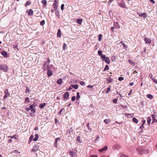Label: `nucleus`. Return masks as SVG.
I'll list each match as a JSON object with an SVG mask.
<instances>
[{
	"label": "nucleus",
	"instance_id": "nucleus-38",
	"mask_svg": "<svg viewBox=\"0 0 157 157\" xmlns=\"http://www.w3.org/2000/svg\"><path fill=\"white\" fill-rule=\"evenodd\" d=\"M102 36V35L101 34L99 35L98 40L99 41H101V40Z\"/></svg>",
	"mask_w": 157,
	"mask_h": 157
},
{
	"label": "nucleus",
	"instance_id": "nucleus-18",
	"mask_svg": "<svg viewBox=\"0 0 157 157\" xmlns=\"http://www.w3.org/2000/svg\"><path fill=\"white\" fill-rule=\"evenodd\" d=\"M70 155L72 157H76L77 155L75 152L71 151Z\"/></svg>",
	"mask_w": 157,
	"mask_h": 157
},
{
	"label": "nucleus",
	"instance_id": "nucleus-43",
	"mask_svg": "<svg viewBox=\"0 0 157 157\" xmlns=\"http://www.w3.org/2000/svg\"><path fill=\"white\" fill-rule=\"evenodd\" d=\"M69 133H73V129L72 128H71L69 129Z\"/></svg>",
	"mask_w": 157,
	"mask_h": 157
},
{
	"label": "nucleus",
	"instance_id": "nucleus-49",
	"mask_svg": "<svg viewBox=\"0 0 157 157\" xmlns=\"http://www.w3.org/2000/svg\"><path fill=\"white\" fill-rule=\"evenodd\" d=\"M64 109H61V110L59 112V114L60 115H62L63 114V113L62 114V113L63 111V110Z\"/></svg>",
	"mask_w": 157,
	"mask_h": 157
},
{
	"label": "nucleus",
	"instance_id": "nucleus-47",
	"mask_svg": "<svg viewBox=\"0 0 157 157\" xmlns=\"http://www.w3.org/2000/svg\"><path fill=\"white\" fill-rule=\"evenodd\" d=\"M80 84L81 85L84 86H85V83L83 81H81L80 82Z\"/></svg>",
	"mask_w": 157,
	"mask_h": 157
},
{
	"label": "nucleus",
	"instance_id": "nucleus-36",
	"mask_svg": "<svg viewBox=\"0 0 157 157\" xmlns=\"http://www.w3.org/2000/svg\"><path fill=\"white\" fill-rule=\"evenodd\" d=\"M152 117L153 120V121H155V120L156 118L154 114H152Z\"/></svg>",
	"mask_w": 157,
	"mask_h": 157
},
{
	"label": "nucleus",
	"instance_id": "nucleus-25",
	"mask_svg": "<svg viewBox=\"0 0 157 157\" xmlns=\"http://www.w3.org/2000/svg\"><path fill=\"white\" fill-rule=\"evenodd\" d=\"M55 13L56 15L58 17V18H60V16L59 11L58 10H55Z\"/></svg>",
	"mask_w": 157,
	"mask_h": 157
},
{
	"label": "nucleus",
	"instance_id": "nucleus-12",
	"mask_svg": "<svg viewBox=\"0 0 157 157\" xmlns=\"http://www.w3.org/2000/svg\"><path fill=\"white\" fill-rule=\"evenodd\" d=\"M47 75L49 77L51 76L52 75V70H48L47 72Z\"/></svg>",
	"mask_w": 157,
	"mask_h": 157
},
{
	"label": "nucleus",
	"instance_id": "nucleus-61",
	"mask_svg": "<svg viewBox=\"0 0 157 157\" xmlns=\"http://www.w3.org/2000/svg\"><path fill=\"white\" fill-rule=\"evenodd\" d=\"M133 85V82H130L129 84V86H132Z\"/></svg>",
	"mask_w": 157,
	"mask_h": 157
},
{
	"label": "nucleus",
	"instance_id": "nucleus-7",
	"mask_svg": "<svg viewBox=\"0 0 157 157\" xmlns=\"http://www.w3.org/2000/svg\"><path fill=\"white\" fill-rule=\"evenodd\" d=\"M60 140V139L59 137H58L55 139L54 145L56 147H57L58 146L57 142L58 141H59Z\"/></svg>",
	"mask_w": 157,
	"mask_h": 157
},
{
	"label": "nucleus",
	"instance_id": "nucleus-40",
	"mask_svg": "<svg viewBox=\"0 0 157 157\" xmlns=\"http://www.w3.org/2000/svg\"><path fill=\"white\" fill-rule=\"evenodd\" d=\"M108 82H107V83H110L113 82V79L110 78L108 80Z\"/></svg>",
	"mask_w": 157,
	"mask_h": 157
},
{
	"label": "nucleus",
	"instance_id": "nucleus-3",
	"mask_svg": "<svg viewBox=\"0 0 157 157\" xmlns=\"http://www.w3.org/2000/svg\"><path fill=\"white\" fill-rule=\"evenodd\" d=\"M53 7L55 10H57L58 5L57 1L55 0L53 4Z\"/></svg>",
	"mask_w": 157,
	"mask_h": 157
},
{
	"label": "nucleus",
	"instance_id": "nucleus-51",
	"mask_svg": "<svg viewBox=\"0 0 157 157\" xmlns=\"http://www.w3.org/2000/svg\"><path fill=\"white\" fill-rule=\"evenodd\" d=\"M122 45H123V46L124 47V48L126 50V48H127V46L126 45V44L124 43H123V44H122Z\"/></svg>",
	"mask_w": 157,
	"mask_h": 157
},
{
	"label": "nucleus",
	"instance_id": "nucleus-60",
	"mask_svg": "<svg viewBox=\"0 0 157 157\" xmlns=\"http://www.w3.org/2000/svg\"><path fill=\"white\" fill-rule=\"evenodd\" d=\"M117 101V99H114L113 100V102L114 103H116Z\"/></svg>",
	"mask_w": 157,
	"mask_h": 157
},
{
	"label": "nucleus",
	"instance_id": "nucleus-4",
	"mask_svg": "<svg viewBox=\"0 0 157 157\" xmlns=\"http://www.w3.org/2000/svg\"><path fill=\"white\" fill-rule=\"evenodd\" d=\"M118 5L121 7L122 8L125 7V2L124 1H122L121 2L118 3Z\"/></svg>",
	"mask_w": 157,
	"mask_h": 157
},
{
	"label": "nucleus",
	"instance_id": "nucleus-58",
	"mask_svg": "<svg viewBox=\"0 0 157 157\" xmlns=\"http://www.w3.org/2000/svg\"><path fill=\"white\" fill-rule=\"evenodd\" d=\"M152 80L153 81L155 82V83H156L157 84V80L154 78L153 79V80Z\"/></svg>",
	"mask_w": 157,
	"mask_h": 157
},
{
	"label": "nucleus",
	"instance_id": "nucleus-16",
	"mask_svg": "<svg viewBox=\"0 0 157 157\" xmlns=\"http://www.w3.org/2000/svg\"><path fill=\"white\" fill-rule=\"evenodd\" d=\"M57 36L58 37H60L61 36V31L59 29H58V32L57 33Z\"/></svg>",
	"mask_w": 157,
	"mask_h": 157
},
{
	"label": "nucleus",
	"instance_id": "nucleus-14",
	"mask_svg": "<svg viewBox=\"0 0 157 157\" xmlns=\"http://www.w3.org/2000/svg\"><path fill=\"white\" fill-rule=\"evenodd\" d=\"M107 148H108L107 146H105V147H104L100 149L99 150V151L100 152H102V151H105L107 150Z\"/></svg>",
	"mask_w": 157,
	"mask_h": 157
},
{
	"label": "nucleus",
	"instance_id": "nucleus-39",
	"mask_svg": "<svg viewBox=\"0 0 157 157\" xmlns=\"http://www.w3.org/2000/svg\"><path fill=\"white\" fill-rule=\"evenodd\" d=\"M104 122L105 123L107 124L109 122V120L108 119H105L104 120Z\"/></svg>",
	"mask_w": 157,
	"mask_h": 157
},
{
	"label": "nucleus",
	"instance_id": "nucleus-55",
	"mask_svg": "<svg viewBox=\"0 0 157 157\" xmlns=\"http://www.w3.org/2000/svg\"><path fill=\"white\" fill-rule=\"evenodd\" d=\"M26 5H29L31 4V2L29 1H28L26 2Z\"/></svg>",
	"mask_w": 157,
	"mask_h": 157
},
{
	"label": "nucleus",
	"instance_id": "nucleus-2",
	"mask_svg": "<svg viewBox=\"0 0 157 157\" xmlns=\"http://www.w3.org/2000/svg\"><path fill=\"white\" fill-rule=\"evenodd\" d=\"M4 93L5 94V95L3 97L4 100L6 99L10 95V94L9 93L8 90H5L4 91Z\"/></svg>",
	"mask_w": 157,
	"mask_h": 157
},
{
	"label": "nucleus",
	"instance_id": "nucleus-57",
	"mask_svg": "<svg viewBox=\"0 0 157 157\" xmlns=\"http://www.w3.org/2000/svg\"><path fill=\"white\" fill-rule=\"evenodd\" d=\"M29 91V89L28 87H26V89L25 91V93H26L28 92Z\"/></svg>",
	"mask_w": 157,
	"mask_h": 157
},
{
	"label": "nucleus",
	"instance_id": "nucleus-62",
	"mask_svg": "<svg viewBox=\"0 0 157 157\" xmlns=\"http://www.w3.org/2000/svg\"><path fill=\"white\" fill-rule=\"evenodd\" d=\"M149 1L153 4L155 3V2L154 0H149Z\"/></svg>",
	"mask_w": 157,
	"mask_h": 157
},
{
	"label": "nucleus",
	"instance_id": "nucleus-45",
	"mask_svg": "<svg viewBox=\"0 0 157 157\" xmlns=\"http://www.w3.org/2000/svg\"><path fill=\"white\" fill-rule=\"evenodd\" d=\"M76 98V97L75 96H73L71 98V100L72 101H75Z\"/></svg>",
	"mask_w": 157,
	"mask_h": 157
},
{
	"label": "nucleus",
	"instance_id": "nucleus-63",
	"mask_svg": "<svg viewBox=\"0 0 157 157\" xmlns=\"http://www.w3.org/2000/svg\"><path fill=\"white\" fill-rule=\"evenodd\" d=\"M8 141L9 143H11L12 142V140L11 139H9Z\"/></svg>",
	"mask_w": 157,
	"mask_h": 157
},
{
	"label": "nucleus",
	"instance_id": "nucleus-26",
	"mask_svg": "<svg viewBox=\"0 0 157 157\" xmlns=\"http://www.w3.org/2000/svg\"><path fill=\"white\" fill-rule=\"evenodd\" d=\"M62 82V80L61 78L58 79L57 81V83L59 84H61Z\"/></svg>",
	"mask_w": 157,
	"mask_h": 157
},
{
	"label": "nucleus",
	"instance_id": "nucleus-54",
	"mask_svg": "<svg viewBox=\"0 0 157 157\" xmlns=\"http://www.w3.org/2000/svg\"><path fill=\"white\" fill-rule=\"evenodd\" d=\"M64 4H62L61 5V8L62 10H63L64 9Z\"/></svg>",
	"mask_w": 157,
	"mask_h": 157
},
{
	"label": "nucleus",
	"instance_id": "nucleus-13",
	"mask_svg": "<svg viewBox=\"0 0 157 157\" xmlns=\"http://www.w3.org/2000/svg\"><path fill=\"white\" fill-rule=\"evenodd\" d=\"M69 96L68 93V92H66L64 94L63 98L64 99H67Z\"/></svg>",
	"mask_w": 157,
	"mask_h": 157
},
{
	"label": "nucleus",
	"instance_id": "nucleus-29",
	"mask_svg": "<svg viewBox=\"0 0 157 157\" xmlns=\"http://www.w3.org/2000/svg\"><path fill=\"white\" fill-rule=\"evenodd\" d=\"M34 137L33 135H31L29 140V143H30Z\"/></svg>",
	"mask_w": 157,
	"mask_h": 157
},
{
	"label": "nucleus",
	"instance_id": "nucleus-37",
	"mask_svg": "<svg viewBox=\"0 0 157 157\" xmlns=\"http://www.w3.org/2000/svg\"><path fill=\"white\" fill-rule=\"evenodd\" d=\"M109 69V66L108 65H106L105 67L104 71H105L107 70H108Z\"/></svg>",
	"mask_w": 157,
	"mask_h": 157
},
{
	"label": "nucleus",
	"instance_id": "nucleus-35",
	"mask_svg": "<svg viewBox=\"0 0 157 157\" xmlns=\"http://www.w3.org/2000/svg\"><path fill=\"white\" fill-rule=\"evenodd\" d=\"M37 103L36 102H34L33 103V105H30V106H33V107L35 108V107L37 106Z\"/></svg>",
	"mask_w": 157,
	"mask_h": 157
},
{
	"label": "nucleus",
	"instance_id": "nucleus-19",
	"mask_svg": "<svg viewBox=\"0 0 157 157\" xmlns=\"http://www.w3.org/2000/svg\"><path fill=\"white\" fill-rule=\"evenodd\" d=\"M151 121V118L150 117H148L147 118V124L148 126H149L150 123Z\"/></svg>",
	"mask_w": 157,
	"mask_h": 157
},
{
	"label": "nucleus",
	"instance_id": "nucleus-59",
	"mask_svg": "<svg viewBox=\"0 0 157 157\" xmlns=\"http://www.w3.org/2000/svg\"><path fill=\"white\" fill-rule=\"evenodd\" d=\"M76 103L79 104V99H76Z\"/></svg>",
	"mask_w": 157,
	"mask_h": 157
},
{
	"label": "nucleus",
	"instance_id": "nucleus-34",
	"mask_svg": "<svg viewBox=\"0 0 157 157\" xmlns=\"http://www.w3.org/2000/svg\"><path fill=\"white\" fill-rule=\"evenodd\" d=\"M111 86H110L109 87H108L107 89V90L106 91V92L107 94H108L110 91L111 88H110Z\"/></svg>",
	"mask_w": 157,
	"mask_h": 157
},
{
	"label": "nucleus",
	"instance_id": "nucleus-15",
	"mask_svg": "<svg viewBox=\"0 0 157 157\" xmlns=\"http://www.w3.org/2000/svg\"><path fill=\"white\" fill-rule=\"evenodd\" d=\"M2 54L5 57H6L7 56V52L5 51H2Z\"/></svg>",
	"mask_w": 157,
	"mask_h": 157
},
{
	"label": "nucleus",
	"instance_id": "nucleus-22",
	"mask_svg": "<svg viewBox=\"0 0 157 157\" xmlns=\"http://www.w3.org/2000/svg\"><path fill=\"white\" fill-rule=\"evenodd\" d=\"M82 21V20L80 19H77L76 21L77 22L79 25H81Z\"/></svg>",
	"mask_w": 157,
	"mask_h": 157
},
{
	"label": "nucleus",
	"instance_id": "nucleus-42",
	"mask_svg": "<svg viewBox=\"0 0 157 157\" xmlns=\"http://www.w3.org/2000/svg\"><path fill=\"white\" fill-rule=\"evenodd\" d=\"M149 77L150 78L152 79V80H153L154 78L153 77V75L152 74L150 73L149 75Z\"/></svg>",
	"mask_w": 157,
	"mask_h": 157
},
{
	"label": "nucleus",
	"instance_id": "nucleus-28",
	"mask_svg": "<svg viewBox=\"0 0 157 157\" xmlns=\"http://www.w3.org/2000/svg\"><path fill=\"white\" fill-rule=\"evenodd\" d=\"M132 121L135 123H137L138 122V120L135 117H133L132 119Z\"/></svg>",
	"mask_w": 157,
	"mask_h": 157
},
{
	"label": "nucleus",
	"instance_id": "nucleus-6",
	"mask_svg": "<svg viewBox=\"0 0 157 157\" xmlns=\"http://www.w3.org/2000/svg\"><path fill=\"white\" fill-rule=\"evenodd\" d=\"M39 149V146L38 145H36L34 146L32 149V151H36L38 150Z\"/></svg>",
	"mask_w": 157,
	"mask_h": 157
},
{
	"label": "nucleus",
	"instance_id": "nucleus-21",
	"mask_svg": "<svg viewBox=\"0 0 157 157\" xmlns=\"http://www.w3.org/2000/svg\"><path fill=\"white\" fill-rule=\"evenodd\" d=\"M39 138V136L38 134H36L35 135V137L33 139V140L34 141H36L38 140V138Z\"/></svg>",
	"mask_w": 157,
	"mask_h": 157
},
{
	"label": "nucleus",
	"instance_id": "nucleus-48",
	"mask_svg": "<svg viewBox=\"0 0 157 157\" xmlns=\"http://www.w3.org/2000/svg\"><path fill=\"white\" fill-rule=\"evenodd\" d=\"M25 109L28 112L29 111V110H30V106L29 107H26L25 108Z\"/></svg>",
	"mask_w": 157,
	"mask_h": 157
},
{
	"label": "nucleus",
	"instance_id": "nucleus-10",
	"mask_svg": "<svg viewBox=\"0 0 157 157\" xmlns=\"http://www.w3.org/2000/svg\"><path fill=\"white\" fill-rule=\"evenodd\" d=\"M35 108L33 107L32 106H30V109L31 111L33 113H35L36 112V109H34Z\"/></svg>",
	"mask_w": 157,
	"mask_h": 157
},
{
	"label": "nucleus",
	"instance_id": "nucleus-20",
	"mask_svg": "<svg viewBox=\"0 0 157 157\" xmlns=\"http://www.w3.org/2000/svg\"><path fill=\"white\" fill-rule=\"evenodd\" d=\"M11 137V138H15L16 140H18V136L16 135H14L12 136H9V137Z\"/></svg>",
	"mask_w": 157,
	"mask_h": 157
},
{
	"label": "nucleus",
	"instance_id": "nucleus-11",
	"mask_svg": "<svg viewBox=\"0 0 157 157\" xmlns=\"http://www.w3.org/2000/svg\"><path fill=\"white\" fill-rule=\"evenodd\" d=\"M139 15L140 17H144L145 18H146L147 16V15L145 13H142L140 14Z\"/></svg>",
	"mask_w": 157,
	"mask_h": 157
},
{
	"label": "nucleus",
	"instance_id": "nucleus-64",
	"mask_svg": "<svg viewBox=\"0 0 157 157\" xmlns=\"http://www.w3.org/2000/svg\"><path fill=\"white\" fill-rule=\"evenodd\" d=\"M120 157H128L127 156H125V155H121Z\"/></svg>",
	"mask_w": 157,
	"mask_h": 157
},
{
	"label": "nucleus",
	"instance_id": "nucleus-8",
	"mask_svg": "<svg viewBox=\"0 0 157 157\" xmlns=\"http://www.w3.org/2000/svg\"><path fill=\"white\" fill-rule=\"evenodd\" d=\"M47 1L46 0H42L41 3L43 4V8L46 7L47 6Z\"/></svg>",
	"mask_w": 157,
	"mask_h": 157
},
{
	"label": "nucleus",
	"instance_id": "nucleus-53",
	"mask_svg": "<svg viewBox=\"0 0 157 157\" xmlns=\"http://www.w3.org/2000/svg\"><path fill=\"white\" fill-rule=\"evenodd\" d=\"M99 138H100L99 136H98L96 137V140L94 141V143H96L97 140H99Z\"/></svg>",
	"mask_w": 157,
	"mask_h": 157
},
{
	"label": "nucleus",
	"instance_id": "nucleus-46",
	"mask_svg": "<svg viewBox=\"0 0 157 157\" xmlns=\"http://www.w3.org/2000/svg\"><path fill=\"white\" fill-rule=\"evenodd\" d=\"M118 79L120 81H121L124 80V78L122 77H119L118 78Z\"/></svg>",
	"mask_w": 157,
	"mask_h": 157
},
{
	"label": "nucleus",
	"instance_id": "nucleus-44",
	"mask_svg": "<svg viewBox=\"0 0 157 157\" xmlns=\"http://www.w3.org/2000/svg\"><path fill=\"white\" fill-rule=\"evenodd\" d=\"M66 44L64 43H63V50H65V49L66 48Z\"/></svg>",
	"mask_w": 157,
	"mask_h": 157
},
{
	"label": "nucleus",
	"instance_id": "nucleus-17",
	"mask_svg": "<svg viewBox=\"0 0 157 157\" xmlns=\"http://www.w3.org/2000/svg\"><path fill=\"white\" fill-rule=\"evenodd\" d=\"M28 14V15L29 16H32V15H33V10L32 9H30L29 10Z\"/></svg>",
	"mask_w": 157,
	"mask_h": 157
},
{
	"label": "nucleus",
	"instance_id": "nucleus-9",
	"mask_svg": "<svg viewBox=\"0 0 157 157\" xmlns=\"http://www.w3.org/2000/svg\"><path fill=\"white\" fill-rule=\"evenodd\" d=\"M103 60H104L105 62L108 64H109L110 62V60L108 57H106L104 59H103Z\"/></svg>",
	"mask_w": 157,
	"mask_h": 157
},
{
	"label": "nucleus",
	"instance_id": "nucleus-31",
	"mask_svg": "<svg viewBox=\"0 0 157 157\" xmlns=\"http://www.w3.org/2000/svg\"><path fill=\"white\" fill-rule=\"evenodd\" d=\"M45 105V104L44 103H42V104H40V106H39V107L40 108H41V109H42L43 108H44V106Z\"/></svg>",
	"mask_w": 157,
	"mask_h": 157
},
{
	"label": "nucleus",
	"instance_id": "nucleus-23",
	"mask_svg": "<svg viewBox=\"0 0 157 157\" xmlns=\"http://www.w3.org/2000/svg\"><path fill=\"white\" fill-rule=\"evenodd\" d=\"M147 97L150 99H152L153 98V96L152 95H151L150 94H147V96H146Z\"/></svg>",
	"mask_w": 157,
	"mask_h": 157
},
{
	"label": "nucleus",
	"instance_id": "nucleus-5",
	"mask_svg": "<svg viewBox=\"0 0 157 157\" xmlns=\"http://www.w3.org/2000/svg\"><path fill=\"white\" fill-rule=\"evenodd\" d=\"M144 40L145 42V44L148 43L150 44L151 41V39L147 37L145 38H144Z\"/></svg>",
	"mask_w": 157,
	"mask_h": 157
},
{
	"label": "nucleus",
	"instance_id": "nucleus-30",
	"mask_svg": "<svg viewBox=\"0 0 157 157\" xmlns=\"http://www.w3.org/2000/svg\"><path fill=\"white\" fill-rule=\"evenodd\" d=\"M25 103H29L30 102V101L29 100V98L28 97L25 98Z\"/></svg>",
	"mask_w": 157,
	"mask_h": 157
},
{
	"label": "nucleus",
	"instance_id": "nucleus-24",
	"mask_svg": "<svg viewBox=\"0 0 157 157\" xmlns=\"http://www.w3.org/2000/svg\"><path fill=\"white\" fill-rule=\"evenodd\" d=\"M71 86L75 89H77L78 88V86L77 84L75 85H71Z\"/></svg>",
	"mask_w": 157,
	"mask_h": 157
},
{
	"label": "nucleus",
	"instance_id": "nucleus-33",
	"mask_svg": "<svg viewBox=\"0 0 157 157\" xmlns=\"http://www.w3.org/2000/svg\"><path fill=\"white\" fill-rule=\"evenodd\" d=\"M114 26H115L116 28H120V26L119 25V24L117 23H114Z\"/></svg>",
	"mask_w": 157,
	"mask_h": 157
},
{
	"label": "nucleus",
	"instance_id": "nucleus-32",
	"mask_svg": "<svg viewBox=\"0 0 157 157\" xmlns=\"http://www.w3.org/2000/svg\"><path fill=\"white\" fill-rule=\"evenodd\" d=\"M80 96L79 95V93L78 92H77V96L76 98V99H79L80 98Z\"/></svg>",
	"mask_w": 157,
	"mask_h": 157
},
{
	"label": "nucleus",
	"instance_id": "nucleus-52",
	"mask_svg": "<svg viewBox=\"0 0 157 157\" xmlns=\"http://www.w3.org/2000/svg\"><path fill=\"white\" fill-rule=\"evenodd\" d=\"M98 53L99 55L101 56V55L102 54V52L101 51H98Z\"/></svg>",
	"mask_w": 157,
	"mask_h": 157
},
{
	"label": "nucleus",
	"instance_id": "nucleus-27",
	"mask_svg": "<svg viewBox=\"0 0 157 157\" xmlns=\"http://www.w3.org/2000/svg\"><path fill=\"white\" fill-rule=\"evenodd\" d=\"M77 141L79 143H82V141L80 139V136H78L77 137Z\"/></svg>",
	"mask_w": 157,
	"mask_h": 157
},
{
	"label": "nucleus",
	"instance_id": "nucleus-1",
	"mask_svg": "<svg viewBox=\"0 0 157 157\" xmlns=\"http://www.w3.org/2000/svg\"><path fill=\"white\" fill-rule=\"evenodd\" d=\"M8 69V66L5 65H0V70H2L5 71L6 72Z\"/></svg>",
	"mask_w": 157,
	"mask_h": 157
},
{
	"label": "nucleus",
	"instance_id": "nucleus-50",
	"mask_svg": "<svg viewBox=\"0 0 157 157\" xmlns=\"http://www.w3.org/2000/svg\"><path fill=\"white\" fill-rule=\"evenodd\" d=\"M101 57L102 58H103V59H104L106 57V56L105 55L102 54L101 56Z\"/></svg>",
	"mask_w": 157,
	"mask_h": 157
},
{
	"label": "nucleus",
	"instance_id": "nucleus-56",
	"mask_svg": "<svg viewBox=\"0 0 157 157\" xmlns=\"http://www.w3.org/2000/svg\"><path fill=\"white\" fill-rule=\"evenodd\" d=\"M128 62L131 64H133V63L132 62V60H130V59L129 60H128Z\"/></svg>",
	"mask_w": 157,
	"mask_h": 157
},
{
	"label": "nucleus",
	"instance_id": "nucleus-41",
	"mask_svg": "<svg viewBox=\"0 0 157 157\" xmlns=\"http://www.w3.org/2000/svg\"><path fill=\"white\" fill-rule=\"evenodd\" d=\"M44 23H45L44 21L42 20L40 22V24L41 25H44Z\"/></svg>",
	"mask_w": 157,
	"mask_h": 157
}]
</instances>
